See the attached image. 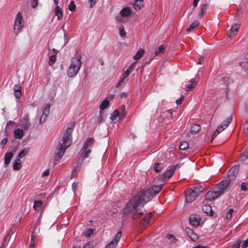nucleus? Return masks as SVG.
I'll use <instances>...</instances> for the list:
<instances>
[{
	"instance_id": "f257e3e1",
	"label": "nucleus",
	"mask_w": 248,
	"mask_h": 248,
	"mask_svg": "<svg viewBox=\"0 0 248 248\" xmlns=\"http://www.w3.org/2000/svg\"><path fill=\"white\" fill-rule=\"evenodd\" d=\"M162 185H155L148 190L138 192L125 206V217L129 214L132 215V219L134 220L139 218L142 214V213H140L138 215L135 214L139 211L140 207L142 206L153 197L160 192L162 189Z\"/></svg>"
},
{
	"instance_id": "f03ea898",
	"label": "nucleus",
	"mask_w": 248,
	"mask_h": 248,
	"mask_svg": "<svg viewBox=\"0 0 248 248\" xmlns=\"http://www.w3.org/2000/svg\"><path fill=\"white\" fill-rule=\"evenodd\" d=\"M75 126L73 123H70L66 128V131L62 137V139L59 141L55 151L54 163H57V161L60 160L64 155L65 150L71 145L72 143L71 134Z\"/></svg>"
},
{
	"instance_id": "7ed1b4c3",
	"label": "nucleus",
	"mask_w": 248,
	"mask_h": 248,
	"mask_svg": "<svg viewBox=\"0 0 248 248\" xmlns=\"http://www.w3.org/2000/svg\"><path fill=\"white\" fill-rule=\"evenodd\" d=\"M80 59L81 56L79 55H76L72 58L67 70V75L69 77H72L77 74L82 64Z\"/></svg>"
},
{
	"instance_id": "20e7f679",
	"label": "nucleus",
	"mask_w": 248,
	"mask_h": 248,
	"mask_svg": "<svg viewBox=\"0 0 248 248\" xmlns=\"http://www.w3.org/2000/svg\"><path fill=\"white\" fill-rule=\"evenodd\" d=\"M93 141L94 140L93 138H88L87 139L85 143L80 151L82 157L87 158L89 156L90 154L91 153L90 148L93 144Z\"/></svg>"
},
{
	"instance_id": "39448f33",
	"label": "nucleus",
	"mask_w": 248,
	"mask_h": 248,
	"mask_svg": "<svg viewBox=\"0 0 248 248\" xmlns=\"http://www.w3.org/2000/svg\"><path fill=\"white\" fill-rule=\"evenodd\" d=\"M232 122V116L228 117L226 120L224 121L216 129L212 137V139L213 140L223 130L225 129Z\"/></svg>"
},
{
	"instance_id": "423d86ee",
	"label": "nucleus",
	"mask_w": 248,
	"mask_h": 248,
	"mask_svg": "<svg viewBox=\"0 0 248 248\" xmlns=\"http://www.w3.org/2000/svg\"><path fill=\"white\" fill-rule=\"evenodd\" d=\"M231 182L230 179L223 180L216 185L215 187V189L218 192L219 194L221 196L224 193Z\"/></svg>"
},
{
	"instance_id": "0eeeda50",
	"label": "nucleus",
	"mask_w": 248,
	"mask_h": 248,
	"mask_svg": "<svg viewBox=\"0 0 248 248\" xmlns=\"http://www.w3.org/2000/svg\"><path fill=\"white\" fill-rule=\"evenodd\" d=\"M24 26L23 21V17L21 13L19 12L16 15L15 24H14V31L15 34L18 33L22 28Z\"/></svg>"
},
{
	"instance_id": "6e6552de",
	"label": "nucleus",
	"mask_w": 248,
	"mask_h": 248,
	"mask_svg": "<svg viewBox=\"0 0 248 248\" xmlns=\"http://www.w3.org/2000/svg\"><path fill=\"white\" fill-rule=\"evenodd\" d=\"M116 20L118 24H120L119 27V32L121 37H124V27L123 23L124 21V8H123L120 14L116 16Z\"/></svg>"
},
{
	"instance_id": "1a4fd4ad",
	"label": "nucleus",
	"mask_w": 248,
	"mask_h": 248,
	"mask_svg": "<svg viewBox=\"0 0 248 248\" xmlns=\"http://www.w3.org/2000/svg\"><path fill=\"white\" fill-rule=\"evenodd\" d=\"M219 196H220V195L214 187L213 189L207 192L205 195V199L208 201H212Z\"/></svg>"
},
{
	"instance_id": "9d476101",
	"label": "nucleus",
	"mask_w": 248,
	"mask_h": 248,
	"mask_svg": "<svg viewBox=\"0 0 248 248\" xmlns=\"http://www.w3.org/2000/svg\"><path fill=\"white\" fill-rule=\"evenodd\" d=\"M177 166V165L173 166L169 170L164 171L161 175L162 180L166 181L169 180L173 174Z\"/></svg>"
},
{
	"instance_id": "9b49d317",
	"label": "nucleus",
	"mask_w": 248,
	"mask_h": 248,
	"mask_svg": "<svg viewBox=\"0 0 248 248\" xmlns=\"http://www.w3.org/2000/svg\"><path fill=\"white\" fill-rule=\"evenodd\" d=\"M239 172V168L238 166H234L232 167L227 173V179H230L231 182L235 179Z\"/></svg>"
},
{
	"instance_id": "f8f14e48",
	"label": "nucleus",
	"mask_w": 248,
	"mask_h": 248,
	"mask_svg": "<svg viewBox=\"0 0 248 248\" xmlns=\"http://www.w3.org/2000/svg\"><path fill=\"white\" fill-rule=\"evenodd\" d=\"M122 236V233L121 232H117L113 240L109 243L107 245L105 248H114L119 242Z\"/></svg>"
},
{
	"instance_id": "ddd939ff",
	"label": "nucleus",
	"mask_w": 248,
	"mask_h": 248,
	"mask_svg": "<svg viewBox=\"0 0 248 248\" xmlns=\"http://www.w3.org/2000/svg\"><path fill=\"white\" fill-rule=\"evenodd\" d=\"M19 125L24 130H28L31 126L29 116L25 115L20 121Z\"/></svg>"
},
{
	"instance_id": "4468645a",
	"label": "nucleus",
	"mask_w": 248,
	"mask_h": 248,
	"mask_svg": "<svg viewBox=\"0 0 248 248\" xmlns=\"http://www.w3.org/2000/svg\"><path fill=\"white\" fill-rule=\"evenodd\" d=\"M128 16L134 19L138 18V15L135 12L132 11L129 7H125V18Z\"/></svg>"
},
{
	"instance_id": "2eb2a0df",
	"label": "nucleus",
	"mask_w": 248,
	"mask_h": 248,
	"mask_svg": "<svg viewBox=\"0 0 248 248\" xmlns=\"http://www.w3.org/2000/svg\"><path fill=\"white\" fill-rule=\"evenodd\" d=\"M197 85L196 80L192 78L188 81V84L185 85V90L186 91L188 92L192 91Z\"/></svg>"
},
{
	"instance_id": "dca6fc26",
	"label": "nucleus",
	"mask_w": 248,
	"mask_h": 248,
	"mask_svg": "<svg viewBox=\"0 0 248 248\" xmlns=\"http://www.w3.org/2000/svg\"><path fill=\"white\" fill-rule=\"evenodd\" d=\"M187 235L190 238L191 240L194 242H196L199 239V236L194 232V231L190 229L187 228L186 230Z\"/></svg>"
},
{
	"instance_id": "f3484780",
	"label": "nucleus",
	"mask_w": 248,
	"mask_h": 248,
	"mask_svg": "<svg viewBox=\"0 0 248 248\" xmlns=\"http://www.w3.org/2000/svg\"><path fill=\"white\" fill-rule=\"evenodd\" d=\"M14 95L17 98L19 99L21 97V86L19 84H16L14 87Z\"/></svg>"
},
{
	"instance_id": "a211bd4d",
	"label": "nucleus",
	"mask_w": 248,
	"mask_h": 248,
	"mask_svg": "<svg viewBox=\"0 0 248 248\" xmlns=\"http://www.w3.org/2000/svg\"><path fill=\"white\" fill-rule=\"evenodd\" d=\"M133 6L134 9L138 11L143 7V0H133Z\"/></svg>"
},
{
	"instance_id": "6ab92c4d",
	"label": "nucleus",
	"mask_w": 248,
	"mask_h": 248,
	"mask_svg": "<svg viewBox=\"0 0 248 248\" xmlns=\"http://www.w3.org/2000/svg\"><path fill=\"white\" fill-rule=\"evenodd\" d=\"M200 218L197 217H189V222L190 225L194 227L199 225Z\"/></svg>"
},
{
	"instance_id": "aec40b11",
	"label": "nucleus",
	"mask_w": 248,
	"mask_h": 248,
	"mask_svg": "<svg viewBox=\"0 0 248 248\" xmlns=\"http://www.w3.org/2000/svg\"><path fill=\"white\" fill-rule=\"evenodd\" d=\"M240 27V24L235 23L233 24L230 30L229 37H232L235 35V32H237Z\"/></svg>"
},
{
	"instance_id": "412c9836",
	"label": "nucleus",
	"mask_w": 248,
	"mask_h": 248,
	"mask_svg": "<svg viewBox=\"0 0 248 248\" xmlns=\"http://www.w3.org/2000/svg\"><path fill=\"white\" fill-rule=\"evenodd\" d=\"M14 135L16 139H21L24 136V131L22 129L17 128L14 131Z\"/></svg>"
},
{
	"instance_id": "4be33fe9",
	"label": "nucleus",
	"mask_w": 248,
	"mask_h": 248,
	"mask_svg": "<svg viewBox=\"0 0 248 248\" xmlns=\"http://www.w3.org/2000/svg\"><path fill=\"white\" fill-rule=\"evenodd\" d=\"M55 15L57 16V19L60 20L63 16V12L62 8L59 6H56L55 8Z\"/></svg>"
},
{
	"instance_id": "5701e85b",
	"label": "nucleus",
	"mask_w": 248,
	"mask_h": 248,
	"mask_svg": "<svg viewBox=\"0 0 248 248\" xmlns=\"http://www.w3.org/2000/svg\"><path fill=\"white\" fill-rule=\"evenodd\" d=\"M203 191V187L202 186H194L191 189V191L197 196H199Z\"/></svg>"
},
{
	"instance_id": "b1692460",
	"label": "nucleus",
	"mask_w": 248,
	"mask_h": 248,
	"mask_svg": "<svg viewBox=\"0 0 248 248\" xmlns=\"http://www.w3.org/2000/svg\"><path fill=\"white\" fill-rule=\"evenodd\" d=\"M247 159H248V147L243 151L239 158L241 162H244Z\"/></svg>"
},
{
	"instance_id": "393cba45",
	"label": "nucleus",
	"mask_w": 248,
	"mask_h": 248,
	"mask_svg": "<svg viewBox=\"0 0 248 248\" xmlns=\"http://www.w3.org/2000/svg\"><path fill=\"white\" fill-rule=\"evenodd\" d=\"M197 195L194 194L192 191L186 197V202H191L194 201L197 197Z\"/></svg>"
},
{
	"instance_id": "a878e982",
	"label": "nucleus",
	"mask_w": 248,
	"mask_h": 248,
	"mask_svg": "<svg viewBox=\"0 0 248 248\" xmlns=\"http://www.w3.org/2000/svg\"><path fill=\"white\" fill-rule=\"evenodd\" d=\"M13 156V154L12 152H8L5 155L4 163L6 165H8L10 163Z\"/></svg>"
},
{
	"instance_id": "bb28decb",
	"label": "nucleus",
	"mask_w": 248,
	"mask_h": 248,
	"mask_svg": "<svg viewBox=\"0 0 248 248\" xmlns=\"http://www.w3.org/2000/svg\"><path fill=\"white\" fill-rule=\"evenodd\" d=\"M21 167V163L20 161V158L18 157H16V159L13 165V169L15 170H19Z\"/></svg>"
},
{
	"instance_id": "cd10ccee",
	"label": "nucleus",
	"mask_w": 248,
	"mask_h": 248,
	"mask_svg": "<svg viewBox=\"0 0 248 248\" xmlns=\"http://www.w3.org/2000/svg\"><path fill=\"white\" fill-rule=\"evenodd\" d=\"M145 51L143 48H140L136 54L133 56V58L135 60L140 59L144 54Z\"/></svg>"
},
{
	"instance_id": "c85d7f7f",
	"label": "nucleus",
	"mask_w": 248,
	"mask_h": 248,
	"mask_svg": "<svg viewBox=\"0 0 248 248\" xmlns=\"http://www.w3.org/2000/svg\"><path fill=\"white\" fill-rule=\"evenodd\" d=\"M201 129V126L199 124H192L190 130L191 132L197 133Z\"/></svg>"
},
{
	"instance_id": "c756f323",
	"label": "nucleus",
	"mask_w": 248,
	"mask_h": 248,
	"mask_svg": "<svg viewBox=\"0 0 248 248\" xmlns=\"http://www.w3.org/2000/svg\"><path fill=\"white\" fill-rule=\"evenodd\" d=\"M30 148L28 147L24 148L18 155L17 156L19 158L24 157L29 152Z\"/></svg>"
},
{
	"instance_id": "7c9ffc66",
	"label": "nucleus",
	"mask_w": 248,
	"mask_h": 248,
	"mask_svg": "<svg viewBox=\"0 0 248 248\" xmlns=\"http://www.w3.org/2000/svg\"><path fill=\"white\" fill-rule=\"evenodd\" d=\"M151 217V214L146 215L142 219L141 224L143 226L146 225L149 222Z\"/></svg>"
},
{
	"instance_id": "2f4dec72",
	"label": "nucleus",
	"mask_w": 248,
	"mask_h": 248,
	"mask_svg": "<svg viewBox=\"0 0 248 248\" xmlns=\"http://www.w3.org/2000/svg\"><path fill=\"white\" fill-rule=\"evenodd\" d=\"M202 210L203 212L205 213L207 215H211L212 207L211 206L208 204H204L202 206Z\"/></svg>"
},
{
	"instance_id": "473e14b6",
	"label": "nucleus",
	"mask_w": 248,
	"mask_h": 248,
	"mask_svg": "<svg viewBox=\"0 0 248 248\" xmlns=\"http://www.w3.org/2000/svg\"><path fill=\"white\" fill-rule=\"evenodd\" d=\"M189 144L186 141H182L179 143V148L181 150H186L188 149Z\"/></svg>"
},
{
	"instance_id": "72a5a7b5",
	"label": "nucleus",
	"mask_w": 248,
	"mask_h": 248,
	"mask_svg": "<svg viewBox=\"0 0 248 248\" xmlns=\"http://www.w3.org/2000/svg\"><path fill=\"white\" fill-rule=\"evenodd\" d=\"M164 47L162 45L160 46L154 52V56H160L164 52Z\"/></svg>"
},
{
	"instance_id": "f704fd0d",
	"label": "nucleus",
	"mask_w": 248,
	"mask_h": 248,
	"mask_svg": "<svg viewBox=\"0 0 248 248\" xmlns=\"http://www.w3.org/2000/svg\"><path fill=\"white\" fill-rule=\"evenodd\" d=\"M109 104V101L107 99H106L104 100H103L101 105H100V111H101V110H103L106 109L108 106Z\"/></svg>"
},
{
	"instance_id": "c9c22d12",
	"label": "nucleus",
	"mask_w": 248,
	"mask_h": 248,
	"mask_svg": "<svg viewBox=\"0 0 248 248\" xmlns=\"http://www.w3.org/2000/svg\"><path fill=\"white\" fill-rule=\"evenodd\" d=\"M207 8V5L206 4H203L202 5L199 13V16L200 17H202L204 13L206 12V10Z\"/></svg>"
},
{
	"instance_id": "e433bc0d",
	"label": "nucleus",
	"mask_w": 248,
	"mask_h": 248,
	"mask_svg": "<svg viewBox=\"0 0 248 248\" xmlns=\"http://www.w3.org/2000/svg\"><path fill=\"white\" fill-rule=\"evenodd\" d=\"M120 112L119 111L116 109L114 111V112L111 114L110 119L112 121L114 122L117 120V117H119Z\"/></svg>"
},
{
	"instance_id": "4c0bfd02",
	"label": "nucleus",
	"mask_w": 248,
	"mask_h": 248,
	"mask_svg": "<svg viewBox=\"0 0 248 248\" xmlns=\"http://www.w3.org/2000/svg\"><path fill=\"white\" fill-rule=\"evenodd\" d=\"M42 204H43V202L42 201H40V200L35 201L34 202V204H33V208L35 210H38V209L42 206Z\"/></svg>"
},
{
	"instance_id": "58836bf2",
	"label": "nucleus",
	"mask_w": 248,
	"mask_h": 248,
	"mask_svg": "<svg viewBox=\"0 0 248 248\" xmlns=\"http://www.w3.org/2000/svg\"><path fill=\"white\" fill-rule=\"evenodd\" d=\"M199 24V22L198 21H195L193 22L189 26V27L187 29V31H191L195 27L198 26Z\"/></svg>"
},
{
	"instance_id": "ea45409f",
	"label": "nucleus",
	"mask_w": 248,
	"mask_h": 248,
	"mask_svg": "<svg viewBox=\"0 0 248 248\" xmlns=\"http://www.w3.org/2000/svg\"><path fill=\"white\" fill-rule=\"evenodd\" d=\"M166 238L169 240L170 243H174L177 240L176 238L171 234H167Z\"/></svg>"
},
{
	"instance_id": "a19ab883",
	"label": "nucleus",
	"mask_w": 248,
	"mask_h": 248,
	"mask_svg": "<svg viewBox=\"0 0 248 248\" xmlns=\"http://www.w3.org/2000/svg\"><path fill=\"white\" fill-rule=\"evenodd\" d=\"M162 165L161 163H156L154 166V170L156 172H159L161 171Z\"/></svg>"
},
{
	"instance_id": "79ce46f5",
	"label": "nucleus",
	"mask_w": 248,
	"mask_h": 248,
	"mask_svg": "<svg viewBox=\"0 0 248 248\" xmlns=\"http://www.w3.org/2000/svg\"><path fill=\"white\" fill-rule=\"evenodd\" d=\"M56 56L55 55H51L49 57V65L50 66H52L56 62Z\"/></svg>"
},
{
	"instance_id": "37998d69",
	"label": "nucleus",
	"mask_w": 248,
	"mask_h": 248,
	"mask_svg": "<svg viewBox=\"0 0 248 248\" xmlns=\"http://www.w3.org/2000/svg\"><path fill=\"white\" fill-rule=\"evenodd\" d=\"M136 62H133L130 66L127 68V69L125 71V78L128 76L130 72H131L132 69H133V66L135 65Z\"/></svg>"
},
{
	"instance_id": "c03bdc74",
	"label": "nucleus",
	"mask_w": 248,
	"mask_h": 248,
	"mask_svg": "<svg viewBox=\"0 0 248 248\" xmlns=\"http://www.w3.org/2000/svg\"><path fill=\"white\" fill-rule=\"evenodd\" d=\"M233 209L232 208H230L228 210V211L226 213V217L227 219H231L232 217V214L233 212Z\"/></svg>"
},
{
	"instance_id": "a18cd8bd",
	"label": "nucleus",
	"mask_w": 248,
	"mask_h": 248,
	"mask_svg": "<svg viewBox=\"0 0 248 248\" xmlns=\"http://www.w3.org/2000/svg\"><path fill=\"white\" fill-rule=\"evenodd\" d=\"M94 231L93 229H88L85 234V236L87 237H91L93 234Z\"/></svg>"
},
{
	"instance_id": "49530a36",
	"label": "nucleus",
	"mask_w": 248,
	"mask_h": 248,
	"mask_svg": "<svg viewBox=\"0 0 248 248\" xmlns=\"http://www.w3.org/2000/svg\"><path fill=\"white\" fill-rule=\"evenodd\" d=\"M241 189L242 191H246L248 190V183L243 182L241 185Z\"/></svg>"
},
{
	"instance_id": "de8ad7c7",
	"label": "nucleus",
	"mask_w": 248,
	"mask_h": 248,
	"mask_svg": "<svg viewBox=\"0 0 248 248\" xmlns=\"http://www.w3.org/2000/svg\"><path fill=\"white\" fill-rule=\"evenodd\" d=\"M165 113H167L168 114H169L170 116H168L169 118L172 119V117L173 116L174 113H175V111L173 109H169L166 111Z\"/></svg>"
},
{
	"instance_id": "09e8293b",
	"label": "nucleus",
	"mask_w": 248,
	"mask_h": 248,
	"mask_svg": "<svg viewBox=\"0 0 248 248\" xmlns=\"http://www.w3.org/2000/svg\"><path fill=\"white\" fill-rule=\"evenodd\" d=\"M49 110H50V106L49 105H47L44 109L43 111V114L48 115L49 113Z\"/></svg>"
},
{
	"instance_id": "8fccbe9b",
	"label": "nucleus",
	"mask_w": 248,
	"mask_h": 248,
	"mask_svg": "<svg viewBox=\"0 0 248 248\" xmlns=\"http://www.w3.org/2000/svg\"><path fill=\"white\" fill-rule=\"evenodd\" d=\"M68 8L70 11H74L76 9V5L74 2V1H72L69 4Z\"/></svg>"
},
{
	"instance_id": "3c124183",
	"label": "nucleus",
	"mask_w": 248,
	"mask_h": 248,
	"mask_svg": "<svg viewBox=\"0 0 248 248\" xmlns=\"http://www.w3.org/2000/svg\"><path fill=\"white\" fill-rule=\"evenodd\" d=\"M244 131L246 134H248V119L245 122L244 125Z\"/></svg>"
},
{
	"instance_id": "603ef678",
	"label": "nucleus",
	"mask_w": 248,
	"mask_h": 248,
	"mask_svg": "<svg viewBox=\"0 0 248 248\" xmlns=\"http://www.w3.org/2000/svg\"><path fill=\"white\" fill-rule=\"evenodd\" d=\"M242 243V241L240 240H238L237 241L236 243L234 244L231 248H239L240 245Z\"/></svg>"
},
{
	"instance_id": "864d4df0",
	"label": "nucleus",
	"mask_w": 248,
	"mask_h": 248,
	"mask_svg": "<svg viewBox=\"0 0 248 248\" xmlns=\"http://www.w3.org/2000/svg\"><path fill=\"white\" fill-rule=\"evenodd\" d=\"M47 116V115L43 114L40 118V123L42 124L44 123L46 120Z\"/></svg>"
},
{
	"instance_id": "5fc2aeb1",
	"label": "nucleus",
	"mask_w": 248,
	"mask_h": 248,
	"mask_svg": "<svg viewBox=\"0 0 248 248\" xmlns=\"http://www.w3.org/2000/svg\"><path fill=\"white\" fill-rule=\"evenodd\" d=\"M34 235H31V242H30V247H31V248H32L34 246H35V243L34 241Z\"/></svg>"
},
{
	"instance_id": "6e6d98bb",
	"label": "nucleus",
	"mask_w": 248,
	"mask_h": 248,
	"mask_svg": "<svg viewBox=\"0 0 248 248\" xmlns=\"http://www.w3.org/2000/svg\"><path fill=\"white\" fill-rule=\"evenodd\" d=\"M8 141L7 138H5L2 140L0 142V144L2 145V148H3L5 145L7 143Z\"/></svg>"
},
{
	"instance_id": "4d7b16f0",
	"label": "nucleus",
	"mask_w": 248,
	"mask_h": 248,
	"mask_svg": "<svg viewBox=\"0 0 248 248\" xmlns=\"http://www.w3.org/2000/svg\"><path fill=\"white\" fill-rule=\"evenodd\" d=\"M79 186L78 183H73L72 184V189L73 191L75 192L78 187Z\"/></svg>"
},
{
	"instance_id": "13d9d810",
	"label": "nucleus",
	"mask_w": 248,
	"mask_h": 248,
	"mask_svg": "<svg viewBox=\"0 0 248 248\" xmlns=\"http://www.w3.org/2000/svg\"><path fill=\"white\" fill-rule=\"evenodd\" d=\"M96 0H89V3L91 8H92L95 4Z\"/></svg>"
},
{
	"instance_id": "bf43d9fd",
	"label": "nucleus",
	"mask_w": 248,
	"mask_h": 248,
	"mask_svg": "<svg viewBox=\"0 0 248 248\" xmlns=\"http://www.w3.org/2000/svg\"><path fill=\"white\" fill-rule=\"evenodd\" d=\"M124 76L121 78L119 82L118 83L117 85V87H119L123 85L124 83Z\"/></svg>"
},
{
	"instance_id": "052dcab7",
	"label": "nucleus",
	"mask_w": 248,
	"mask_h": 248,
	"mask_svg": "<svg viewBox=\"0 0 248 248\" xmlns=\"http://www.w3.org/2000/svg\"><path fill=\"white\" fill-rule=\"evenodd\" d=\"M99 113L100 114V115L98 117V118H97V122L98 123H100L103 121V118L102 116V113L100 111H99Z\"/></svg>"
},
{
	"instance_id": "680f3d73",
	"label": "nucleus",
	"mask_w": 248,
	"mask_h": 248,
	"mask_svg": "<svg viewBox=\"0 0 248 248\" xmlns=\"http://www.w3.org/2000/svg\"><path fill=\"white\" fill-rule=\"evenodd\" d=\"M184 99V95H182L180 97V98L176 100V103L177 105H180L182 103V101Z\"/></svg>"
},
{
	"instance_id": "e2e57ef3",
	"label": "nucleus",
	"mask_w": 248,
	"mask_h": 248,
	"mask_svg": "<svg viewBox=\"0 0 248 248\" xmlns=\"http://www.w3.org/2000/svg\"><path fill=\"white\" fill-rule=\"evenodd\" d=\"M50 53L52 55H55L56 56V55L58 53V50L55 48H53L50 52Z\"/></svg>"
},
{
	"instance_id": "0e129e2a",
	"label": "nucleus",
	"mask_w": 248,
	"mask_h": 248,
	"mask_svg": "<svg viewBox=\"0 0 248 248\" xmlns=\"http://www.w3.org/2000/svg\"><path fill=\"white\" fill-rule=\"evenodd\" d=\"M229 78L228 77H225L222 78V80L225 84H227L228 83H230L231 82L229 81Z\"/></svg>"
},
{
	"instance_id": "69168bd1",
	"label": "nucleus",
	"mask_w": 248,
	"mask_h": 248,
	"mask_svg": "<svg viewBox=\"0 0 248 248\" xmlns=\"http://www.w3.org/2000/svg\"><path fill=\"white\" fill-rule=\"evenodd\" d=\"M38 5V0H33L32 2V7L35 8Z\"/></svg>"
},
{
	"instance_id": "338daca9",
	"label": "nucleus",
	"mask_w": 248,
	"mask_h": 248,
	"mask_svg": "<svg viewBox=\"0 0 248 248\" xmlns=\"http://www.w3.org/2000/svg\"><path fill=\"white\" fill-rule=\"evenodd\" d=\"M49 172V170H48V169H47V170H45V171L43 172V173H42V176H47V175H48Z\"/></svg>"
},
{
	"instance_id": "774afa93",
	"label": "nucleus",
	"mask_w": 248,
	"mask_h": 248,
	"mask_svg": "<svg viewBox=\"0 0 248 248\" xmlns=\"http://www.w3.org/2000/svg\"><path fill=\"white\" fill-rule=\"evenodd\" d=\"M83 248H93V245L90 243H87Z\"/></svg>"
}]
</instances>
